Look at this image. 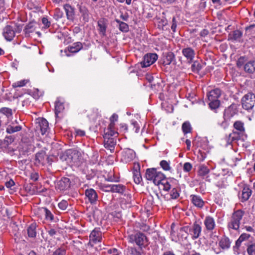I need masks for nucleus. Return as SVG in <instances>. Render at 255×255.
Masks as SVG:
<instances>
[{"label":"nucleus","mask_w":255,"mask_h":255,"mask_svg":"<svg viewBox=\"0 0 255 255\" xmlns=\"http://www.w3.org/2000/svg\"><path fill=\"white\" fill-rule=\"evenodd\" d=\"M236 131H233L226 136L225 139L227 144H230L233 141L240 139L245 133V128L244 123L240 121H236L233 125Z\"/></svg>","instance_id":"obj_1"},{"label":"nucleus","mask_w":255,"mask_h":255,"mask_svg":"<svg viewBox=\"0 0 255 255\" xmlns=\"http://www.w3.org/2000/svg\"><path fill=\"white\" fill-rule=\"evenodd\" d=\"M80 156V152L75 149H67L65 152V161L70 166L79 165Z\"/></svg>","instance_id":"obj_2"},{"label":"nucleus","mask_w":255,"mask_h":255,"mask_svg":"<svg viewBox=\"0 0 255 255\" xmlns=\"http://www.w3.org/2000/svg\"><path fill=\"white\" fill-rule=\"evenodd\" d=\"M221 95V91L219 89L216 88L209 92L207 95L209 101V106L211 110H216L220 105L219 98Z\"/></svg>","instance_id":"obj_3"},{"label":"nucleus","mask_w":255,"mask_h":255,"mask_svg":"<svg viewBox=\"0 0 255 255\" xmlns=\"http://www.w3.org/2000/svg\"><path fill=\"white\" fill-rule=\"evenodd\" d=\"M129 241L131 243L135 242L140 248L145 247L148 245V240L146 236L141 233L138 232L134 235L128 236Z\"/></svg>","instance_id":"obj_4"},{"label":"nucleus","mask_w":255,"mask_h":255,"mask_svg":"<svg viewBox=\"0 0 255 255\" xmlns=\"http://www.w3.org/2000/svg\"><path fill=\"white\" fill-rule=\"evenodd\" d=\"M52 162V157L47 156L43 151L38 152L35 154L34 164L37 166H44L47 164L51 165Z\"/></svg>","instance_id":"obj_5"},{"label":"nucleus","mask_w":255,"mask_h":255,"mask_svg":"<svg viewBox=\"0 0 255 255\" xmlns=\"http://www.w3.org/2000/svg\"><path fill=\"white\" fill-rule=\"evenodd\" d=\"M244 214V212L241 210H238L234 212L232 215L230 222L228 223V228L235 230H238L240 228L241 220Z\"/></svg>","instance_id":"obj_6"},{"label":"nucleus","mask_w":255,"mask_h":255,"mask_svg":"<svg viewBox=\"0 0 255 255\" xmlns=\"http://www.w3.org/2000/svg\"><path fill=\"white\" fill-rule=\"evenodd\" d=\"M242 103L244 109L251 110L255 105V95L251 93L245 95L242 98Z\"/></svg>","instance_id":"obj_7"},{"label":"nucleus","mask_w":255,"mask_h":255,"mask_svg":"<svg viewBox=\"0 0 255 255\" xmlns=\"http://www.w3.org/2000/svg\"><path fill=\"white\" fill-rule=\"evenodd\" d=\"M89 242L88 244L91 247L102 241V232L98 229L93 230L89 236Z\"/></svg>","instance_id":"obj_8"},{"label":"nucleus","mask_w":255,"mask_h":255,"mask_svg":"<svg viewBox=\"0 0 255 255\" xmlns=\"http://www.w3.org/2000/svg\"><path fill=\"white\" fill-rule=\"evenodd\" d=\"M158 56L155 53H148L143 57L141 62L142 67H147L153 64L157 59Z\"/></svg>","instance_id":"obj_9"},{"label":"nucleus","mask_w":255,"mask_h":255,"mask_svg":"<svg viewBox=\"0 0 255 255\" xmlns=\"http://www.w3.org/2000/svg\"><path fill=\"white\" fill-rule=\"evenodd\" d=\"M36 128L39 129L42 134H45L49 130V124L47 120L44 118L36 119Z\"/></svg>","instance_id":"obj_10"},{"label":"nucleus","mask_w":255,"mask_h":255,"mask_svg":"<svg viewBox=\"0 0 255 255\" xmlns=\"http://www.w3.org/2000/svg\"><path fill=\"white\" fill-rule=\"evenodd\" d=\"M62 99L57 98L55 104V114L56 120L59 119H62L63 117V112L64 110V105Z\"/></svg>","instance_id":"obj_11"},{"label":"nucleus","mask_w":255,"mask_h":255,"mask_svg":"<svg viewBox=\"0 0 255 255\" xmlns=\"http://www.w3.org/2000/svg\"><path fill=\"white\" fill-rule=\"evenodd\" d=\"M135 157L134 151L129 148L126 149L122 152V160L126 163L130 162Z\"/></svg>","instance_id":"obj_12"},{"label":"nucleus","mask_w":255,"mask_h":255,"mask_svg":"<svg viewBox=\"0 0 255 255\" xmlns=\"http://www.w3.org/2000/svg\"><path fill=\"white\" fill-rule=\"evenodd\" d=\"M237 113V109L235 105H231L224 111V119L225 121L230 120Z\"/></svg>","instance_id":"obj_13"},{"label":"nucleus","mask_w":255,"mask_h":255,"mask_svg":"<svg viewBox=\"0 0 255 255\" xmlns=\"http://www.w3.org/2000/svg\"><path fill=\"white\" fill-rule=\"evenodd\" d=\"M140 167L138 163H134L133 167V178L136 184H139L142 181L140 174Z\"/></svg>","instance_id":"obj_14"},{"label":"nucleus","mask_w":255,"mask_h":255,"mask_svg":"<svg viewBox=\"0 0 255 255\" xmlns=\"http://www.w3.org/2000/svg\"><path fill=\"white\" fill-rule=\"evenodd\" d=\"M182 53L186 58L188 63H191L193 61L195 55V52L192 48L190 47L183 48L182 50Z\"/></svg>","instance_id":"obj_15"},{"label":"nucleus","mask_w":255,"mask_h":255,"mask_svg":"<svg viewBox=\"0 0 255 255\" xmlns=\"http://www.w3.org/2000/svg\"><path fill=\"white\" fill-rule=\"evenodd\" d=\"M2 34L7 41H11L15 36V32L10 25L6 26L3 29Z\"/></svg>","instance_id":"obj_16"},{"label":"nucleus","mask_w":255,"mask_h":255,"mask_svg":"<svg viewBox=\"0 0 255 255\" xmlns=\"http://www.w3.org/2000/svg\"><path fill=\"white\" fill-rule=\"evenodd\" d=\"M174 182L176 183L177 181L175 180H168L165 179L164 180H162L161 182H160V184L159 183V185H158V187L159 189L161 190L168 191L171 188V187H173L174 185L173 183Z\"/></svg>","instance_id":"obj_17"},{"label":"nucleus","mask_w":255,"mask_h":255,"mask_svg":"<svg viewBox=\"0 0 255 255\" xmlns=\"http://www.w3.org/2000/svg\"><path fill=\"white\" fill-rule=\"evenodd\" d=\"M204 224L207 231H213L215 227L216 224L214 219L210 216H206L204 221Z\"/></svg>","instance_id":"obj_18"},{"label":"nucleus","mask_w":255,"mask_h":255,"mask_svg":"<svg viewBox=\"0 0 255 255\" xmlns=\"http://www.w3.org/2000/svg\"><path fill=\"white\" fill-rule=\"evenodd\" d=\"M85 195L91 204L95 203L97 200V194L93 189H87L85 191Z\"/></svg>","instance_id":"obj_19"},{"label":"nucleus","mask_w":255,"mask_h":255,"mask_svg":"<svg viewBox=\"0 0 255 255\" xmlns=\"http://www.w3.org/2000/svg\"><path fill=\"white\" fill-rule=\"evenodd\" d=\"M201 227L200 225L194 223L191 228H189L190 234L193 239H197L200 235L201 232Z\"/></svg>","instance_id":"obj_20"},{"label":"nucleus","mask_w":255,"mask_h":255,"mask_svg":"<svg viewBox=\"0 0 255 255\" xmlns=\"http://www.w3.org/2000/svg\"><path fill=\"white\" fill-rule=\"evenodd\" d=\"M65 11L67 18L70 22H73L75 18L74 8L69 4L65 5Z\"/></svg>","instance_id":"obj_21"},{"label":"nucleus","mask_w":255,"mask_h":255,"mask_svg":"<svg viewBox=\"0 0 255 255\" xmlns=\"http://www.w3.org/2000/svg\"><path fill=\"white\" fill-rule=\"evenodd\" d=\"M191 200L193 205L199 208H202L204 205V202L200 196L195 195L190 196Z\"/></svg>","instance_id":"obj_22"},{"label":"nucleus","mask_w":255,"mask_h":255,"mask_svg":"<svg viewBox=\"0 0 255 255\" xmlns=\"http://www.w3.org/2000/svg\"><path fill=\"white\" fill-rule=\"evenodd\" d=\"M116 144V140L115 138L104 139V146L106 148L113 152L115 149V146Z\"/></svg>","instance_id":"obj_23"},{"label":"nucleus","mask_w":255,"mask_h":255,"mask_svg":"<svg viewBox=\"0 0 255 255\" xmlns=\"http://www.w3.org/2000/svg\"><path fill=\"white\" fill-rule=\"evenodd\" d=\"M189 231V227L188 226L180 228L178 231V240L180 241V240H183V239H186Z\"/></svg>","instance_id":"obj_24"},{"label":"nucleus","mask_w":255,"mask_h":255,"mask_svg":"<svg viewBox=\"0 0 255 255\" xmlns=\"http://www.w3.org/2000/svg\"><path fill=\"white\" fill-rule=\"evenodd\" d=\"M252 194V190L247 185L244 186L242 190V198L243 201L249 199Z\"/></svg>","instance_id":"obj_25"},{"label":"nucleus","mask_w":255,"mask_h":255,"mask_svg":"<svg viewBox=\"0 0 255 255\" xmlns=\"http://www.w3.org/2000/svg\"><path fill=\"white\" fill-rule=\"evenodd\" d=\"M242 34L241 31L236 30L229 34L228 39L231 40H239L241 38Z\"/></svg>","instance_id":"obj_26"},{"label":"nucleus","mask_w":255,"mask_h":255,"mask_svg":"<svg viewBox=\"0 0 255 255\" xmlns=\"http://www.w3.org/2000/svg\"><path fill=\"white\" fill-rule=\"evenodd\" d=\"M157 170L155 168H148L146 170L145 177L148 180L153 181L156 174Z\"/></svg>","instance_id":"obj_27"},{"label":"nucleus","mask_w":255,"mask_h":255,"mask_svg":"<svg viewBox=\"0 0 255 255\" xmlns=\"http://www.w3.org/2000/svg\"><path fill=\"white\" fill-rule=\"evenodd\" d=\"M118 133L117 131L114 130V127H112L110 128V125L109 126V127L107 129V131L105 133L104 135V139L108 138H113L112 137V136H116Z\"/></svg>","instance_id":"obj_28"},{"label":"nucleus","mask_w":255,"mask_h":255,"mask_svg":"<svg viewBox=\"0 0 255 255\" xmlns=\"http://www.w3.org/2000/svg\"><path fill=\"white\" fill-rule=\"evenodd\" d=\"M165 179V176L162 173L157 171L152 181L155 185L158 186Z\"/></svg>","instance_id":"obj_29"},{"label":"nucleus","mask_w":255,"mask_h":255,"mask_svg":"<svg viewBox=\"0 0 255 255\" xmlns=\"http://www.w3.org/2000/svg\"><path fill=\"white\" fill-rule=\"evenodd\" d=\"M22 128L20 126H13L12 125H9L6 128V132L9 134H12L14 132L21 130Z\"/></svg>","instance_id":"obj_30"},{"label":"nucleus","mask_w":255,"mask_h":255,"mask_svg":"<svg viewBox=\"0 0 255 255\" xmlns=\"http://www.w3.org/2000/svg\"><path fill=\"white\" fill-rule=\"evenodd\" d=\"M82 48V44L81 42H76L68 47V50L71 53H76L80 51Z\"/></svg>","instance_id":"obj_31"},{"label":"nucleus","mask_w":255,"mask_h":255,"mask_svg":"<svg viewBox=\"0 0 255 255\" xmlns=\"http://www.w3.org/2000/svg\"><path fill=\"white\" fill-rule=\"evenodd\" d=\"M231 243L228 238H222L219 242V246L223 249H229L230 247Z\"/></svg>","instance_id":"obj_32"},{"label":"nucleus","mask_w":255,"mask_h":255,"mask_svg":"<svg viewBox=\"0 0 255 255\" xmlns=\"http://www.w3.org/2000/svg\"><path fill=\"white\" fill-rule=\"evenodd\" d=\"M245 71L252 73L255 71V62L250 61L246 63L244 66Z\"/></svg>","instance_id":"obj_33"},{"label":"nucleus","mask_w":255,"mask_h":255,"mask_svg":"<svg viewBox=\"0 0 255 255\" xmlns=\"http://www.w3.org/2000/svg\"><path fill=\"white\" fill-rule=\"evenodd\" d=\"M209 172V169L206 166L204 165H201L199 166L198 171V174L199 176L202 177L205 176L208 174Z\"/></svg>","instance_id":"obj_34"},{"label":"nucleus","mask_w":255,"mask_h":255,"mask_svg":"<svg viewBox=\"0 0 255 255\" xmlns=\"http://www.w3.org/2000/svg\"><path fill=\"white\" fill-rule=\"evenodd\" d=\"M40 211L43 213L46 220L52 221L53 219V215L51 212L48 210L46 208H42L41 209Z\"/></svg>","instance_id":"obj_35"},{"label":"nucleus","mask_w":255,"mask_h":255,"mask_svg":"<svg viewBox=\"0 0 255 255\" xmlns=\"http://www.w3.org/2000/svg\"><path fill=\"white\" fill-rule=\"evenodd\" d=\"M98 30L101 34L104 35L106 31V25L104 20H100L98 22Z\"/></svg>","instance_id":"obj_36"},{"label":"nucleus","mask_w":255,"mask_h":255,"mask_svg":"<svg viewBox=\"0 0 255 255\" xmlns=\"http://www.w3.org/2000/svg\"><path fill=\"white\" fill-rule=\"evenodd\" d=\"M0 113L3 114L7 118L8 120L12 118V112L10 109L8 108H2L0 109Z\"/></svg>","instance_id":"obj_37"},{"label":"nucleus","mask_w":255,"mask_h":255,"mask_svg":"<svg viewBox=\"0 0 255 255\" xmlns=\"http://www.w3.org/2000/svg\"><path fill=\"white\" fill-rule=\"evenodd\" d=\"M125 190V187L121 184H113L112 192L123 193Z\"/></svg>","instance_id":"obj_38"},{"label":"nucleus","mask_w":255,"mask_h":255,"mask_svg":"<svg viewBox=\"0 0 255 255\" xmlns=\"http://www.w3.org/2000/svg\"><path fill=\"white\" fill-rule=\"evenodd\" d=\"M172 190L170 193V196L172 199H177L179 196L180 189L178 186L173 185L171 187Z\"/></svg>","instance_id":"obj_39"},{"label":"nucleus","mask_w":255,"mask_h":255,"mask_svg":"<svg viewBox=\"0 0 255 255\" xmlns=\"http://www.w3.org/2000/svg\"><path fill=\"white\" fill-rule=\"evenodd\" d=\"M35 24L34 23H29L25 27L24 31L26 34L28 35L30 33H33L35 30Z\"/></svg>","instance_id":"obj_40"},{"label":"nucleus","mask_w":255,"mask_h":255,"mask_svg":"<svg viewBox=\"0 0 255 255\" xmlns=\"http://www.w3.org/2000/svg\"><path fill=\"white\" fill-rule=\"evenodd\" d=\"M182 129L184 134L190 133L191 131V126L189 122H184L182 126Z\"/></svg>","instance_id":"obj_41"},{"label":"nucleus","mask_w":255,"mask_h":255,"mask_svg":"<svg viewBox=\"0 0 255 255\" xmlns=\"http://www.w3.org/2000/svg\"><path fill=\"white\" fill-rule=\"evenodd\" d=\"M36 225H31L27 229V234L29 237L33 238L36 236Z\"/></svg>","instance_id":"obj_42"},{"label":"nucleus","mask_w":255,"mask_h":255,"mask_svg":"<svg viewBox=\"0 0 255 255\" xmlns=\"http://www.w3.org/2000/svg\"><path fill=\"white\" fill-rule=\"evenodd\" d=\"M115 21L119 24V29L123 32H127L128 30V26L125 22L121 21L120 20L116 19Z\"/></svg>","instance_id":"obj_43"},{"label":"nucleus","mask_w":255,"mask_h":255,"mask_svg":"<svg viewBox=\"0 0 255 255\" xmlns=\"http://www.w3.org/2000/svg\"><path fill=\"white\" fill-rule=\"evenodd\" d=\"M250 237V235L248 234L243 233L242 234L238 240L236 241V246H239L240 245L241 243L245 240L249 239Z\"/></svg>","instance_id":"obj_44"},{"label":"nucleus","mask_w":255,"mask_h":255,"mask_svg":"<svg viewBox=\"0 0 255 255\" xmlns=\"http://www.w3.org/2000/svg\"><path fill=\"white\" fill-rule=\"evenodd\" d=\"M160 165L165 171H169L171 169L170 163L166 160H161L160 162Z\"/></svg>","instance_id":"obj_45"},{"label":"nucleus","mask_w":255,"mask_h":255,"mask_svg":"<svg viewBox=\"0 0 255 255\" xmlns=\"http://www.w3.org/2000/svg\"><path fill=\"white\" fill-rule=\"evenodd\" d=\"M28 81L27 80H22L17 82H16L12 84V87L14 88L21 87L24 86Z\"/></svg>","instance_id":"obj_46"},{"label":"nucleus","mask_w":255,"mask_h":255,"mask_svg":"<svg viewBox=\"0 0 255 255\" xmlns=\"http://www.w3.org/2000/svg\"><path fill=\"white\" fill-rule=\"evenodd\" d=\"M54 17L55 19L58 20L63 17V11L59 8H57L55 10Z\"/></svg>","instance_id":"obj_47"},{"label":"nucleus","mask_w":255,"mask_h":255,"mask_svg":"<svg viewBox=\"0 0 255 255\" xmlns=\"http://www.w3.org/2000/svg\"><path fill=\"white\" fill-rule=\"evenodd\" d=\"M118 116L116 114H114L110 118V128L115 127V122L118 121Z\"/></svg>","instance_id":"obj_48"},{"label":"nucleus","mask_w":255,"mask_h":255,"mask_svg":"<svg viewBox=\"0 0 255 255\" xmlns=\"http://www.w3.org/2000/svg\"><path fill=\"white\" fill-rule=\"evenodd\" d=\"M247 253L249 255H255V243L248 246Z\"/></svg>","instance_id":"obj_49"},{"label":"nucleus","mask_w":255,"mask_h":255,"mask_svg":"<svg viewBox=\"0 0 255 255\" xmlns=\"http://www.w3.org/2000/svg\"><path fill=\"white\" fill-rule=\"evenodd\" d=\"M201 65L198 61H194L192 65V70L194 72H198L201 69Z\"/></svg>","instance_id":"obj_50"},{"label":"nucleus","mask_w":255,"mask_h":255,"mask_svg":"<svg viewBox=\"0 0 255 255\" xmlns=\"http://www.w3.org/2000/svg\"><path fill=\"white\" fill-rule=\"evenodd\" d=\"M113 184H103L101 185V189L105 192H112Z\"/></svg>","instance_id":"obj_51"},{"label":"nucleus","mask_w":255,"mask_h":255,"mask_svg":"<svg viewBox=\"0 0 255 255\" xmlns=\"http://www.w3.org/2000/svg\"><path fill=\"white\" fill-rule=\"evenodd\" d=\"M192 166L189 162H186L184 164L183 170L184 171L189 172L192 169Z\"/></svg>","instance_id":"obj_52"},{"label":"nucleus","mask_w":255,"mask_h":255,"mask_svg":"<svg viewBox=\"0 0 255 255\" xmlns=\"http://www.w3.org/2000/svg\"><path fill=\"white\" fill-rule=\"evenodd\" d=\"M42 22L45 26V28H48L50 25V21H48V20L47 18L43 17L42 19Z\"/></svg>","instance_id":"obj_53"},{"label":"nucleus","mask_w":255,"mask_h":255,"mask_svg":"<svg viewBox=\"0 0 255 255\" xmlns=\"http://www.w3.org/2000/svg\"><path fill=\"white\" fill-rule=\"evenodd\" d=\"M75 132L77 135H79L80 136H83L85 135V131L80 129H76Z\"/></svg>","instance_id":"obj_54"},{"label":"nucleus","mask_w":255,"mask_h":255,"mask_svg":"<svg viewBox=\"0 0 255 255\" xmlns=\"http://www.w3.org/2000/svg\"><path fill=\"white\" fill-rule=\"evenodd\" d=\"M14 140V138L12 135L6 136L5 138V141L8 143H12Z\"/></svg>","instance_id":"obj_55"},{"label":"nucleus","mask_w":255,"mask_h":255,"mask_svg":"<svg viewBox=\"0 0 255 255\" xmlns=\"http://www.w3.org/2000/svg\"><path fill=\"white\" fill-rule=\"evenodd\" d=\"M39 177L38 174L37 173H31L30 175V179L34 181H36L38 180Z\"/></svg>","instance_id":"obj_56"},{"label":"nucleus","mask_w":255,"mask_h":255,"mask_svg":"<svg viewBox=\"0 0 255 255\" xmlns=\"http://www.w3.org/2000/svg\"><path fill=\"white\" fill-rule=\"evenodd\" d=\"M107 253L110 255H112L115 254L119 253V252L118 251L117 249L115 248L109 249L108 250Z\"/></svg>","instance_id":"obj_57"},{"label":"nucleus","mask_w":255,"mask_h":255,"mask_svg":"<svg viewBox=\"0 0 255 255\" xmlns=\"http://www.w3.org/2000/svg\"><path fill=\"white\" fill-rule=\"evenodd\" d=\"M130 252L132 255H141L140 252L134 248H131Z\"/></svg>","instance_id":"obj_58"},{"label":"nucleus","mask_w":255,"mask_h":255,"mask_svg":"<svg viewBox=\"0 0 255 255\" xmlns=\"http://www.w3.org/2000/svg\"><path fill=\"white\" fill-rule=\"evenodd\" d=\"M5 185L7 188H11L14 185V182L12 180H10L9 181H7Z\"/></svg>","instance_id":"obj_59"},{"label":"nucleus","mask_w":255,"mask_h":255,"mask_svg":"<svg viewBox=\"0 0 255 255\" xmlns=\"http://www.w3.org/2000/svg\"><path fill=\"white\" fill-rule=\"evenodd\" d=\"M176 26H177V25H176V22L175 21V18L174 17H173L172 19V25L171 27V28L173 32H175Z\"/></svg>","instance_id":"obj_60"},{"label":"nucleus","mask_w":255,"mask_h":255,"mask_svg":"<svg viewBox=\"0 0 255 255\" xmlns=\"http://www.w3.org/2000/svg\"><path fill=\"white\" fill-rule=\"evenodd\" d=\"M53 255H64V252L62 250L58 249L55 251Z\"/></svg>","instance_id":"obj_61"},{"label":"nucleus","mask_w":255,"mask_h":255,"mask_svg":"<svg viewBox=\"0 0 255 255\" xmlns=\"http://www.w3.org/2000/svg\"><path fill=\"white\" fill-rule=\"evenodd\" d=\"M185 143L186 144V145H187V150H190V146H191V141L187 139L185 141Z\"/></svg>","instance_id":"obj_62"},{"label":"nucleus","mask_w":255,"mask_h":255,"mask_svg":"<svg viewBox=\"0 0 255 255\" xmlns=\"http://www.w3.org/2000/svg\"><path fill=\"white\" fill-rule=\"evenodd\" d=\"M120 17L122 19H123L125 21H127L128 18V14H122Z\"/></svg>","instance_id":"obj_63"},{"label":"nucleus","mask_w":255,"mask_h":255,"mask_svg":"<svg viewBox=\"0 0 255 255\" xmlns=\"http://www.w3.org/2000/svg\"><path fill=\"white\" fill-rule=\"evenodd\" d=\"M58 206L60 209L62 210H64V202L63 200L58 203Z\"/></svg>","instance_id":"obj_64"}]
</instances>
